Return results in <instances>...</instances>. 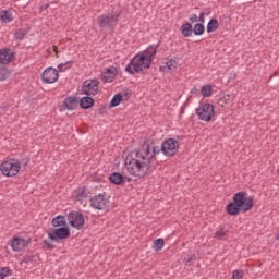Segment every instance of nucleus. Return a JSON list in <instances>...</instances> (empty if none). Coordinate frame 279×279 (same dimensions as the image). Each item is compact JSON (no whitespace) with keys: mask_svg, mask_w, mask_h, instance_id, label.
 I'll list each match as a JSON object with an SVG mask.
<instances>
[{"mask_svg":"<svg viewBox=\"0 0 279 279\" xmlns=\"http://www.w3.org/2000/svg\"><path fill=\"white\" fill-rule=\"evenodd\" d=\"M65 226H66V218L64 216H57L52 219L53 228H65Z\"/></svg>","mask_w":279,"mask_h":279,"instance_id":"aec40b11","label":"nucleus"},{"mask_svg":"<svg viewBox=\"0 0 279 279\" xmlns=\"http://www.w3.org/2000/svg\"><path fill=\"white\" fill-rule=\"evenodd\" d=\"M25 36H27V31H25V29H19L14 34L15 40H23V38H25Z\"/></svg>","mask_w":279,"mask_h":279,"instance_id":"7c9ffc66","label":"nucleus"},{"mask_svg":"<svg viewBox=\"0 0 279 279\" xmlns=\"http://www.w3.org/2000/svg\"><path fill=\"white\" fill-rule=\"evenodd\" d=\"M219 29V21L217 19H211L207 24V34H213Z\"/></svg>","mask_w":279,"mask_h":279,"instance_id":"5701e85b","label":"nucleus"},{"mask_svg":"<svg viewBox=\"0 0 279 279\" xmlns=\"http://www.w3.org/2000/svg\"><path fill=\"white\" fill-rule=\"evenodd\" d=\"M123 96L121 94H116L111 99L110 107L116 108V106H119V104H121Z\"/></svg>","mask_w":279,"mask_h":279,"instance_id":"c85d7f7f","label":"nucleus"},{"mask_svg":"<svg viewBox=\"0 0 279 279\" xmlns=\"http://www.w3.org/2000/svg\"><path fill=\"white\" fill-rule=\"evenodd\" d=\"M119 75V70L117 66L111 65L109 68H106L101 74L102 82H106L107 84H110V82H114V77Z\"/></svg>","mask_w":279,"mask_h":279,"instance_id":"4468645a","label":"nucleus"},{"mask_svg":"<svg viewBox=\"0 0 279 279\" xmlns=\"http://www.w3.org/2000/svg\"><path fill=\"white\" fill-rule=\"evenodd\" d=\"M245 272L242 269H236L232 271V279H243Z\"/></svg>","mask_w":279,"mask_h":279,"instance_id":"2f4dec72","label":"nucleus"},{"mask_svg":"<svg viewBox=\"0 0 279 279\" xmlns=\"http://www.w3.org/2000/svg\"><path fill=\"white\" fill-rule=\"evenodd\" d=\"M180 149V143L175 138H168L161 145V151L165 156H175Z\"/></svg>","mask_w":279,"mask_h":279,"instance_id":"1a4fd4ad","label":"nucleus"},{"mask_svg":"<svg viewBox=\"0 0 279 279\" xmlns=\"http://www.w3.org/2000/svg\"><path fill=\"white\" fill-rule=\"evenodd\" d=\"M80 104V99L75 96H69L64 99V106L66 110H75Z\"/></svg>","mask_w":279,"mask_h":279,"instance_id":"dca6fc26","label":"nucleus"},{"mask_svg":"<svg viewBox=\"0 0 279 279\" xmlns=\"http://www.w3.org/2000/svg\"><path fill=\"white\" fill-rule=\"evenodd\" d=\"M78 102L83 110H88V108H93L95 100L93 99V96L86 95L85 97L81 98Z\"/></svg>","mask_w":279,"mask_h":279,"instance_id":"f3484780","label":"nucleus"},{"mask_svg":"<svg viewBox=\"0 0 279 279\" xmlns=\"http://www.w3.org/2000/svg\"><path fill=\"white\" fill-rule=\"evenodd\" d=\"M165 247V240L163 239H157L154 242V250L155 252H160Z\"/></svg>","mask_w":279,"mask_h":279,"instance_id":"c756f323","label":"nucleus"},{"mask_svg":"<svg viewBox=\"0 0 279 279\" xmlns=\"http://www.w3.org/2000/svg\"><path fill=\"white\" fill-rule=\"evenodd\" d=\"M168 69L171 73L178 69V61L174 59H167L166 62L163 63V66H160V70Z\"/></svg>","mask_w":279,"mask_h":279,"instance_id":"a211bd4d","label":"nucleus"},{"mask_svg":"<svg viewBox=\"0 0 279 279\" xmlns=\"http://www.w3.org/2000/svg\"><path fill=\"white\" fill-rule=\"evenodd\" d=\"M204 16H205V13H204V12H201V13H199V16H198V22L202 23V24L206 23V20H205Z\"/></svg>","mask_w":279,"mask_h":279,"instance_id":"e433bc0d","label":"nucleus"},{"mask_svg":"<svg viewBox=\"0 0 279 279\" xmlns=\"http://www.w3.org/2000/svg\"><path fill=\"white\" fill-rule=\"evenodd\" d=\"M228 234V231L226 229H220L216 232L215 236L216 239H218L219 241H221L222 239H226V235Z\"/></svg>","mask_w":279,"mask_h":279,"instance_id":"473e14b6","label":"nucleus"},{"mask_svg":"<svg viewBox=\"0 0 279 279\" xmlns=\"http://www.w3.org/2000/svg\"><path fill=\"white\" fill-rule=\"evenodd\" d=\"M14 62V52L10 48L0 49V64Z\"/></svg>","mask_w":279,"mask_h":279,"instance_id":"2eb2a0df","label":"nucleus"},{"mask_svg":"<svg viewBox=\"0 0 279 279\" xmlns=\"http://www.w3.org/2000/svg\"><path fill=\"white\" fill-rule=\"evenodd\" d=\"M195 254H190L185 257V265H191V263H193V260H195Z\"/></svg>","mask_w":279,"mask_h":279,"instance_id":"c9c22d12","label":"nucleus"},{"mask_svg":"<svg viewBox=\"0 0 279 279\" xmlns=\"http://www.w3.org/2000/svg\"><path fill=\"white\" fill-rule=\"evenodd\" d=\"M10 73L8 66L0 64V82H5L10 77Z\"/></svg>","mask_w":279,"mask_h":279,"instance_id":"a878e982","label":"nucleus"},{"mask_svg":"<svg viewBox=\"0 0 279 279\" xmlns=\"http://www.w3.org/2000/svg\"><path fill=\"white\" fill-rule=\"evenodd\" d=\"M69 69H71L70 62L61 63L58 65V70L61 71V73H63L64 71H69Z\"/></svg>","mask_w":279,"mask_h":279,"instance_id":"72a5a7b5","label":"nucleus"},{"mask_svg":"<svg viewBox=\"0 0 279 279\" xmlns=\"http://www.w3.org/2000/svg\"><path fill=\"white\" fill-rule=\"evenodd\" d=\"M9 276H12V269L8 266L0 267V279L9 278Z\"/></svg>","mask_w":279,"mask_h":279,"instance_id":"cd10ccee","label":"nucleus"},{"mask_svg":"<svg viewBox=\"0 0 279 279\" xmlns=\"http://www.w3.org/2000/svg\"><path fill=\"white\" fill-rule=\"evenodd\" d=\"M68 220L70 226L72 228H75V230H82V228H84V215H82V213L80 211H71L68 215Z\"/></svg>","mask_w":279,"mask_h":279,"instance_id":"9d476101","label":"nucleus"},{"mask_svg":"<svg viewBox=\"0 0 279 279\" xmlns=\"http://www.w3.org/2000/svg\"><path fill=\"white\" fill-rule=\"evenodd\" d=\"M74 197H75L76 202H81V204H84V201L86 199V197H88V192H86V189L80 187L74 193Z\"/></svg>","mask_w":279,"mask_h":279,"instance_id":"6ab92c4d","label":"nucleus"},{"mask_svg":"<svg viewBox=\"0 0 279 279\" xmlns=\"http://www.w3.org/2000/svg\"><path fill=\"white\" fill-rule=\"evenodd\" d=\"M119 23V14L105 13L98 17V25L101 29H114Z\"/></svg>","mask_w":279,"mask_h":279,"instance_id":"39448f33","label":"nucleus"},{"mask_svg":"<svg viewBox=\"0 0 279 279\" xmlns=\"http://www.w3.org/2000/svg\"><path fill=\"white\" fill-rule=\"evenodd\" d=\"M254 208V197L245 196V192H238L233 195V202L227 205L228 215L235 216L239 213H247Z\"/></svg>","mask_w":279,"mask_h":279,"instance_id":"7ed1b4c3","label":"nucleus"},{"mask_svg":"<svg viewBox=\"0 0 279 279\" xmlns=\"http://www.w3.org/2000/svg\"><path fill=\"white\" fill-rule=\"evenodd\" d=\"M181 34L185 38H191V36H193V25H191L190 23L183 24L181 26Z\"/></svg>","mask_w":279,"mask_h":279,"instance_id":"412c9836","label":"nucleus"},{"mask_svg":"<svg viewBox=\"0 0 279 279\" xmlns=\"http://www.w3.org/2000/svg\"><path fill=\"white\" fill-rule=\"evenodd\" d=\"M9 245L13 252H23L26 245H29V240L22 238V236H14L10 240Z\"/></svg>","mask_w":279,"mask_h":279,"instance_id":"ddd939ff","label":"nucleus"},{"mask_svg":"<svg viewBox=\"0 0 279 279\" xmlns=\"http://www.w3.org/2000/svg\"><path fill=\"white\" fill-rule=\"evenodd\" d=\"M190 21L191 23H197V21H199L197 14L190 15Z\"/></svg>","mask_w":279,"mask_h":279,"instance_id":"4c0bfd02","label":"nucleus"},{"mask_svg":"<svg viewBox=\"0 0 279 279\" xmlns=\"http://www.w3.org/2000/svg\"><path fill=\"white\" fill-rule=\"evenodd\" d=\"M196 114L201 121H213V117H215V106L210 102L201 104L196 109Z\"/></svg>","mask_w":279,"mask_h":279,"instance_id":"423d86ee","label":"nucleus"},{"mask_svg":"<svg viewBox=\"0 0 279 279\" xmlns=\"http://www.w3.org/2000/svg\"><path fill=\"white\" fill-rule=\"evenodd\" d=\"M156 154H160V148L144 144L140 150L126 157L125 170L134 178H145L156 167Z\"/></svg>","mask_w":279,"mask_h":279,"instance_id":"f257e3e1","label":"nucleus"},{"mask_svg":"<svg viewBox=\"0 0 279 279\" xmlns=\"http://www.w3.org/2000/svg\"><path fill=\"white\" fill-rule=\"evenodd\" d=\"M0 21H2V23H12L14 16L12 15V12L3 10L0 12Z\"/></svg>","mask_w":279,"mask_h":279,"instance_id":"4be33fe9","label":"nucleus"},{"mask_svg":"<svg viewBox=\"0 0 279 279\" xmlns=\"http://www.w3.org/2000/svg\"><path fill=\"white\" fill-rule=\"evenodd\" d=\"M190 93L191 95H197L198 93L197 87H193Z\"/></svg>","mask_w":279,"mask_h":279,"instance_id":"58836bf2","label":"nucleus"},{"mask_svg":"<svg viewBox=\"0 0 279 279\" xmlns=\"http://www.w3.org/2000/svg\"><path fill=\"white\" fill-rule=\"evenodd\" d=\"M192 29L195 36H202L206 32V26L202 23H196Z\"/></svg>","mask_w":279,"mask_h":279,"instance_id":"393cba45","label":"nucleus"},{"mask_svg":"<svg viewBox=\"0 0 279 279\" xmlns=\"http://www.w3.org/2000/svg\"><path fill=\"white\" fill-rule=\"evenodd\" d=\"M108 204H110V202L104 194H98L90 199V206L96 210H106Z\"/></svg>","mask_w":279,"mask_h":279,"instance_id":"f8f14e48","label":"nucleus"},{"mask_svg":"<svg viewBox=\"0 0 279 279\" xmlns=\"http://www.w3.org/2000/svg\"><path fill=\"white\" fill-rule=\"evenodd\" d=\"M99 93V82L97 80H87L81 87V95H87L88 97H95Z\"/></svg>","mask_w":279,"mask_h":279,"instance_id":"6e6552de","label":"nucleus"},{"mask_svg":"<svg viewBox=\"0 0 279 279\" xmlns=\"http://www.w3.org/2000/svg\"><path fill=\"white\" fill-rule=\"evenodd\" d=\"M201 94L204 97H213V86L211 85H204L201 87Z\"/></svg>","mask_w":279,"mask_h":279,"instance_id":"bb28decb","label":"nucleus"},{"mask_svg":"<svg viewBox=\"0 0 279 279\" xmlns=\"http://www.w3.org/2000/svg\"><path fill=\"white\" fill-rule=\"evenodd\" d=\"M109 180L112 184L119 185L121 182H123V174L113 172L110 174Z\"/></svg>","mask_w":279,"mask_h":279,"instance_id":"b1692460","label":"nucleus"},{"mask_svg":"<svg viewBox=\"0 0 279 279\" xmlns=\"http://www.w3.org/2000/svg\"><path fill=\"white\" fill-rule=\"evenodd\" d=\"M44 245L47 247V250L56 248V245H53V242H51V240H44Z\"/></svg>","mask_w":279,"mask_h":279,"instance_id":"f704fd0d","label":"nucleus"},{"mask_svg":"<svg viewBox=\"0 0 279 279\" xmlns=\"http://www.w3.org/2000/svg\"><path fill=\"white\" fill-rule=\"evenodd\" d=\"M0 171L5 178H14V175H19L21 171V161L17 159L3 161L0 166Z\"/></svg>","mask_w":279,"mask_h":279,"instance_id":"20e7f679","label":"nucleus"},{"mask_svg":"<svg viewBox=\"0 0 279 279\" xmlns=\"http://www.w3.org/2000/svg\"><path fill=\"white\" fill-rule=\"evenodd\" d=\"M156 53H158V48L156 46H149L143 52H138L125 66V72L130 75H134V73H143L145 69L151 66Z\"/></svg>","mask_w":279,"mask_h":279,"instance_id":"f03ea898","label":"nucleus"},{"mask_svg":"<svg viewBox=\"0 0 279 279\" xmlns=\"http://www.w3.org/2000/svg\"><path fill=\"white\" fill-rule=\"evenodd\" d=\"M60 77L58 70L53 69L52 66L47 68L41 74V82L44 84H56Z\"/></svg>","mask_w":279,"mask_h":279,"instance_id":"9b49d317","label":"nucleus"},{"mask_svg":"<svg viewBox=\"0 0 279 279\" xmlns=\"http://www.w3.org/2000/svg\"><path fill=\"white\" fill-rule=\"evenodd\" d=\"M69 236H71V230H69V227H57L48 231V238L50 241H54L56 243L64 241V239H69Z\"/></svg>","mask_w":279,"mask_h":279,"instance_id":"0eeeda50","label":"nucleus"}]
</instances>
